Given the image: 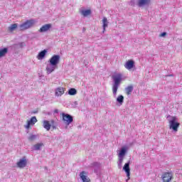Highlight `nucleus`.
I'll list each match as a JSON object with an SVG mask.
<instances>
[{"instance_id":"nucleus-25","label":"nucleus","mask_w":182,"mask_h":182,"mask_svg":"<svg viewBox=\"0 0 182 182\" xmlns=\"http://www.w3.org/2000/svg\"><path fill=\"white\" fill-rule=\"evenodd\" d=\"M42 146H43V143H40V144H36L34 145V148L36 150H40L41 148L42 147Z\"/></svg>"},{"instance_id":"nucleus-23","label":"nucleus","mask_w":182,"mask_h":182,"mask_svg":"<svg viewBox=\"0 0 182 182\" xmlns=\"http://www.w3.org/2000/svg\"><path fill=\"white\" fill-rule=\"evenodd\" d=\"M82 14L83 16H89V15H90V14H92V11L90 10H83L82 11Z\"/></svg>"},{"instance_id":"nucleus-31","label":"nucleus","mask_w":182,"mask_h":182,"mask_svg":"<svg viewBox=\"0 0 182 182\" xmlns=\"http://www.w3.org/2000/svg\"><path fill=\"white\" fill-rule=\"evenodd\" d=\"M169 76H173V75H170Z\"/></svg>"},{"instance_id":"nucleus-1","label":"nucleus","mask_w":182,"mask_h":182,"mask_svg":"<svg viewBox=\"0 0 182 182\" xmlns=\"http://www.w3.org/2000/svg\"><path fill=\"white\" fill-rule=\"evenodd\" d=\"M50 65H47L46 67V72L48 75L52 73L56 69V66L60 62V55H53L49 60Z\"/></svg>"},{"instance_id":"nucleus-7","label":"nucleus","mask_w":182,"mask_h":182,"mask_svg":"<svg viewBox=\"0 0 182 182\" xmlns=\"http://www.w3.org/2000/svg\"><path fill=\"white\" fill-rule=\"evenodd\" d=\"M38 122V119H36V117H32L30 120L27 121V124L25 125L26 129L27 130H29L31 129V126H33L35 123Z\"/></svg>"},{"instance_id":"nucleus-18","label":"nucleus","mask_w":182,"mask_h":182,"mask_svg":"<svg viewBox=\"0 0 182 182\" xmlns=\"http://www.w3.org/2000/svg\"><path fill=\"white\" fill-rule=\"evenodd\" d=\"M102 23H103V32H105V31H106V28H107L108 24H107V18L106 17H104L102 19Z\"/></svg>"},{"instance_id":"nucleus-3","label":"nucleus","mask_w":182,"mask_h":182,"mask_svg":"<svg viewBox=\"0 0 182 182\" xmlns=\"http://www.w3.org/2000/svg\"><path fill=\"white\" fill-rule=\"evenodd\" d=\"M180 127V123L177 122V118L173 117L171 120H169V129H172L173 132H177Z\"/></svg>"},{"instance_id":"nucleus-28","label":"nucleus","mask_w":182,"mask_h":182,"mask_svg":"<svg viewBox=\"0 0 182 182\" xmlns=\"http://www.w3.org/2000/svg\"><path fill=\"white\" fill-rule=\"evenodd\" d=\"M119 161L120 164H122V163H123V156L119 157Z\"/></svg>"},{"instance_id":"nucleus-17","label":"nucleus","mask_w":182,"mask_h":182,"mask_svg":"<svg viewBox=\"0 0 182 182\" xmlns=\"http://www.w3.org/2000/svg\"><path fill=\"white\" fill-rule=\"evenodd\" d=\"M8 53V48H4L3 49H0V58H4L5 55Z\"/></svg>"},{"instance_id":"nucleus-11","label":"nucleus","mask_w":182,"mask_h":182,"mask_svg":"<svg viewBox=\"0 0 182 182\" xmlns=\"http://www.w3.org/2000/svg\"><path fill=\"white\" fill-rule=\"evenodd\" d=\"M124 68L128 70H130V69H133V68H134V61H133V60H129L127 61L124 65Z\"/></svg>"},{"instance_id":"nucleus-20","label":"nucleus","mask_w":182,"mask_h":182,"mask_svg":"<svg viewBox=\"0 0 182 182\" xmlns=\"http://www.w3.org/2000/svg\"><path fill=\"white\" fill-rule=\"evenodd\" d=\"M76 93H77V91L75 88H70L68 90V95H70V96H75V95H76Z\"/></svg>"},{"instance_id":"nucleus-4","label":"nucleus","mask_w":182,"mask_h":182,"mask_svg":"<svg viewBox=\"0 0 182 182\" xmlns=\"http://www.w3.org/2000/svg\"><path fill=\"white\" fill-rule=\"evenodd\" d=\"M33 25H35V21L28 20L25 23L20 25V29L21 31H26V29H29V28H32Z\"/></svg>"},{"instance_id":"nucleus-8","label":"nucleus","mask_w":182,"mask_h":182,"mask_svg":"<svg viewBox=\"0 0 182 182\" xmlns=\"http://www.w3.org/2000/svg\"><path fill=\"white\" fill-rule=\"evenodd\" d=\"M63 95H65V88L63 87H58L55 89V96L60 97Z\"/></svg>"},{"instance_id":"nucleus-10","label":"nucleus","mask_w":182,"mask_h":182,"mask_svg":"<svg viewBox=\"0 0 182 182\" xmlns=\"http://www.w3.org/2000/svg\"><path fill=\"white\" fill-rule=\"evenodd\" d=\"M80 177L82 182H90V178L87 177V173L85 171H82L80 173Z\"/></svg>"},{"instance_id":"nucleus-14","label":"nucleus","mask_w":182,"mask_h":182,"mask_svg":"<svg viewBox=\"0 0 182 182\" xmlns=\"http://www.w3.org/2000/svg\"><path fill=\"white\" fill-rule=\"evenodd\" d=\"M43 126L44 129L47 130V132H49L50 130V127H52V125L50 124V122L48 120H44L43 122Z\"/></svg>"},{"instance_id":"nucleus-26","label":"nucleus","mask_w":182,"mask_h":182,"mask_svg":"<svg viewBox=\"0 0 182 182\" xmlns=\"http://www.w3.org/2000/svg\"><path fill=\"white\" fill-rule=\"evenodd\" d=\"M35 139H36V136H35V135H31V136H30L28 137V140H29L30 141H33V140H35Z\"/></svg>"},{"instance_id":"nucleus-21","label":"nucleus","mask_w":182,"mask_h":182,"mask_svg":"<svg viewBox=\"0 0 182 182\" xmlns=\"http://www.w3.org/2000/svg\"><path fill=\"white\" fill-rule=\"evenodd\" d=\"M125 154H126V148H122L121 149V151L118 154V157H124Z\"/></svg>"},{"instance_id":"nucleus-30","label":"nucleus","mask_w":182,"mask_h":182,"mask_svg":"<svg viewBox=\"0 0 182 182\" xmlns=\"http://www.w3.org/2000/svg\"><path fill=\"white\" fill-rule=\"evenodd\" d=\"M53 122H54L53 120H52V121H51V123H53Z\"/></svg>"},{"instance_id":"nucleus-16","label":"nucleus","mask_w":182,"mask_h":182,"mask_svg":"<svg viewBox=\"0 0 182 182\" xmlns=\"http://www.w3.org/2000/svg\"><path fill=\"white\" fill-rule=\"evenodd\" d=\"M151 0H139L138 6H144V5H149L150 4Z\"/></svg>"},{"instance_id":"nucleus-15","label":"nucleus","mask_w":182,"mask_h":182,"mask_svg":"<svg viewBox=\"0 0 182 182\" xmlns=\"http://www.w3.org/2000/svg\"><path fill=\"white\" fill-rule=\"evenodd\" d=\"M48 51L46 50H43L42 51H41L38 55H37V59H38V60H41V59H43L45 58V55H46V53Z\"/></svg>"},{"instance_id":"nucleus-13","label":"nucleus","mask_w":182,"mask_h":182,"mask_svg":"<svg viewBox=\"0 0 182 182\" xmlns=\"http://www.w3.org/2000/svg\"><path fill=\"white\" fill-rule=\"evenodd\" d=\"M50 28H52V25L46 24L38 30V32H47V31H49Z\"/></svg>"},{"instance_id":"nucleus-6","label":"nucleus","mask_w":182,"mask_h":182,"mask_svg":"<svg viewBox=\"0 0 182 182\" xmlns=\"http://www.w3.org/2000/svg\"><path fill=\"white\" fill-rule=\"evenodd\" d=\"M164 182H171L173 180V173L171 172H165L162 176Z\"/></svg>"},{"instance_id":"nucleus-2","label":"nucleus","mask_w":182,"mask_h":182,"mask_svg":"<svg viewBox=\"0 0 182 182\" xmlns=\"http://www.w3.org/2000/svg\"><path fill=\"white\" fill-rule=\"evenodd\" d=\"M112 79L114 80L112 93L113 95H117V90L119 89V86H120V83H122V80H123V75L120 73H117L112 75Z\"/></svg>"},{"instance_id":"nucleus-19","label":"nucleus","mask_w":182,"mask_h":182,"mask_svg":"<svg viewBox=\"0 0 182 182\" xmlns=\"http://www.w3.org/2000/svg\"><path fill=\"white\" fill-rule=\"evenodd\" d=\"M126 94L129 96L132 95V92H133V87L132 85L128 86L125 88Z\"/></svg>"},{"instance_id":"nucleus-29","label":"nucleus","mask_w":182,"mask_h":182,"mask_svg":"<svg viewBox=\"0 0 182 182\" xmlns=\"http://www.w3.org/2000/svg\"><path fill=\"white\" fill-rule=\"evenodd\" d=\"M55 113H58V110H55Z\"/></svg>"},{"instance_id":"nucleus-24","label":"nucleus","mask_w":182,"mask_h":182,"mask_svg":"<svg viewBox=\"0 0 182 182\" xmlns=\"http://www.w3.org/2000/svg\"><path fill=\"white\" fill-rule=\"evenodd\" d=\"M117 100L118 103L122 104L123 102V100H124V97H123V95H119V96H118Z\"/></svg>"},{"instance_id":"nucleus-27","label":"nucleus","mask_w":182,"mask_h":182,"mask_svg":"<svg viewBox=\"0 0 182 182\" xmlns=\"http://www.w3.org/2000/svg\"><path fill=\"white\" fill-rule=\"evenodd\" d=\"M166 35H167V33L164 32V33H161V34L159 35V36H160L161 38H163V37L166 36Z\"/></svg>"},{"instance_id":"nucleus-22","label":"nucleus","mask_w":182,"mask_h":182,"mask_svg":"<svg viewBox=\"0 0 182 182\" xmlns=\"http://www.w3.org/2000/svg\"><path fill=\"white\" fill-rule=\"evenodd\" d=\"M18 28V24L14 23L12 24L10 27H9V31H10V32H13V31H15V29H16Z\"/></svg>"},{"instance_id":"nucleus-12","label":"nucleus","mask_w":182,"mask_h":182,"mask_svg":"<svg viewBox=\"0 0 182 182\" xmlns=\"http://www.w3.org/2000/svg\"><path fill=\"white\" fill-rule=\"evenodd\" d=\"M26 159L23 158L22 159H20V161L17 163V166L19 167V168H23V167H26Z\"/></svg>"},{"instance_id":"nucleus-9","label":"nucleus","mask_w":182,"mask_h":182,"mask_svg":"<svg viewBox=\"0 0 182 182\" xmlns=\"http://www.w3.org/2000/svg\"><path fill=\"white\" fill-rule=\"evenodd\" d=\"M123 170L127 173V177H128V180H130V163L125 164L123 167Z\"/></svg>"},{"instance_id":"nucleus-5","label":"nucleus","mask_w":182,"mask_h":182,"mask_svg":"<svg viewBox=\"0 0 182 182\" xmlns=\"http://www.w3.org/2000/svg\"><path fill=\"white\" fill-rule=\"evenodd\" d=\"M63 120L65 122V123H67V124H70L73 122V117H72L69 114H65L62 113Z\"/></svg>"}]
</instances>
